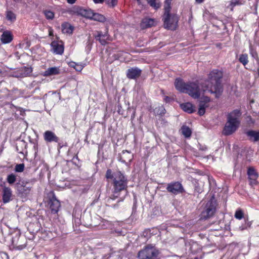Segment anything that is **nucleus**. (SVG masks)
<instances>
[{"mask_svg": "<svg viewBox=\"0 0 259 259\" xmlns=\"http://www.w3.org/2000/svg\"><path fill=\"white\" fill-rule=\"evenodd\" d=\"M240 228V229L241 230H243L245 229L244 228L242 227H240V228Z\"/></svg>", "mask_w": 259, "mask_h": 259, "instance_id": "nucleus-44", "label": "nucleus"}, {"mask_svg": "<svg viewBox=\"0 0 259 259\" xmlns=\"http://www.w3.org/2000/svg\"><path fill=\"white\" fill-rule=\"evenodd\" d=\"M133 158L132 154L128 151H123L120 156V160L123 163L130 162Z\"/></svg>", "mask_w": 259, "mask_h": 259, "instance_id": "nucleus-18", "label": "nucleus"}, {"mask_svg": "<svg viewBox=\"0 0 259 259\" xmlns=\"http://www.w3.org/2000/svg\"><path fill=\"white\" fill-rule=\"evenodd\" d=\"M1 39L4 44L9 43L12 40V35L9 31H4L1 35Z\"/></svg>", "mask_w": 259, "mask_h": 259, "instance_id": "nucleus-19", "label": "nucleus"}, {"mask_svg": "<svg viewBox=\"0 0 259 259\" xmlns=\"http://www.w3.org/2000/svg\"><path fill=\"white\" fill-rule=\"evenodd\" d=\"M95 4H102L105 0H93Z\"/></svg>", "mask_w": 259, "mask_h": 259, "instance_id": "nucleus-40", "label": "nucleus"}, {"mask_svg": "<svg viewBox=\"0 0 259 259\" xmlns=\"http://www.w3.org/2000/svg\"><path fill=\"white\" fill-rule=\"evenodd\" d=\"M210 99L207 97H204L201 98L199 104L198 114L199 115L202 116L204 114L205 112V109L209 106V102Z\"/></svg>", "mask_w": 259, "mask_h": 259, "instance_id": "nucleus-9", "label": "nucleus"}, {"mask_svg": "<svg viewBox=\"0 0 259 259\" xmlns=\"http://www.w3.org/2000/svg\"><path fill=\"white\" fill-rule=\"evenodd\" d=\"M122 201V199H120V200H118V202H119V201Z\"/></svg>", "mask_w": 259, "mask_h": 259, "instance_id": "nucleus-47", "label": "nucleus"}, {"mask_svg": "<svg viewBox=\"0 0 259 259\" xmlns=\"http://www.w3.org/2000/svg\"><path fill=\"white\" fill-rule=\"evenodd\" d=\"M93 17H92V18L91 19L92 20H94L95 21H97L101 22H103L105 21V17L101 14L93 12Z\"/></svg>", "mask_w": 259, "mask_h": 259, "instance_id": "nucleus-26", "label": "nucleus"}, {"mask_svg": "<svg viewBox=\"0 0 259 259\" xmlns=\"http://www.w3.org/2000/svg\"><path fill=\"white\" fill-rule=\"evenodd\" d=\"M148 3L154 8L155 9H157L160 7V5L159 3L156 2V0H147Z\"/></svg>", "mask_w": 259, "mask_h": 259, "instance_id": "nucleus-32", "label": "nucleus"}, {"mask_svg": "<svg viewBox=\"0 0 259 259\" xmlns=\"http://www.w3.org/2000/svg\"><path fill=\"white\" fill-rule=\"evenodd\" d=\"M113 181V193L107 200V202L109 203L110 201L117 198L119 196L120 192L126 190L127 187V178L119 171L114 174Z\"/></svg>", "mask_w": 259, "mask_h": 259, "instance_id": "nucleus-4", "label": "nucleus"}, {"mask_svg": "<svg viewBox=\"0 0 259 259\" xmlns=\"http://www.w3.org/2000/svg\"><path fill=\"white\" fill-rule=\"evenodd\" d=\"M234 217L238 220L242 219L244 217V212L243 210L240 208L237 209L235 213Z\"/></svg>", "mask_w": 259, "mask_h": 259, "instance_id": "nucleus-31", "label": "nucleus"}, {"mask_svg": "<svg viewBox=\"0 0 259 259\" xmlns=\"http://www.w3.org/2000/svg\"><path fill=\"white\" fill-rule=\"evenodd\" d=\"M6 18L11 22H14L16 19V15L11 11L6 12Z\"/></svg>", "mask_w": 259, "mask_h": 259, "instance_id": "nucleus-28", "label": "nucleus"}, {"mask_svg": "<svg viewBox=\"0 0 259 259\" xmlns=\"http://www.w3.org/2000/svg\"><path fill=\"white\" fill-rule=\"evenodd\" d=\"M44 137L45 140L48 142H58L59 140L58 137L56 136L55 133L50 131L45 132Z\"/></svg>", "mask_w": 259, "mask_h": 259, "instance_id": "nucleus-16", "label": "nucleus"}, {"mask_svg": "<svg viewBox=\"0 0 259 259\" xmlns=\"http://www.w3.org/2000/svg\"><path fill=\"white\" fill-rule=\"evenodd\" d=\"M247 175L250 181V184L252 186L256 184L258 174L253 167H251L248 168Z\"/></svg>", "mask_w": 259, "mask_h": 259, "instance_id": "nucleus-14", "label": "nucleus"}, {"mask_svg": "<svg viewBox=\"0 0 259 259\" xmlns=\"http://www.w3.org/2000/svg\"><path fill=\"white\" fill-rule=\"evenodd\" d=\"M24 169V164H18L15 166V170L16 172H22Z\"/></svg>", "mask_w": 259, "mask_h": 259, "instance_id": "nucleus-34", "label": "nucleus"}, {"mask_svg": "<svg viewBox=\"0 0 259 259\" xmlns=\"http://www.w3.org/2000/svg\"><path fill=\"white\" fill-rule=\"evenodd\" d=\"M239 61L244 66H245L248 63V55L246 54H241L239 57Z\"/></svg>", "mask_w": 259, "mask_h": 259, "instance_id": "nucleus-29", "label": "nucleus"}, {"mask_svg": "<svg viewBox=\"0 0 259 259\" xmlns=\"http://www.w3.org/2000/svg\"><path fill=\"white\" fill-rule=\"evenodd\" d=\"M241 115V112L238 109L234 110L228 113L227 122L223 132L224 135H231L237 130L240 124V117Z\"/></svg>", "mask_w": 259, "mask_h": 259, "instance_id": "nucleus-3", "label": "nucleus"}, {"mask_svg": "<svg viewBox=\"0 0 259 259\" xmlns=\"http://www.w3.org/2000/svg\"><path fill=\"white\" fill-rule=\"evenodd\" d=\"M155 21L153 19L145 18L142 20L141 27H150L154 25Z\"/></svg>", "mask_w": 259, "mask_h": 259, "instance_id": "nucleus-23", "label": "nucleus"}, {"mask_svg": "<svg viewBox=\"0 0 259 259\" xmlns=\"http://www.w3.org/2000/svg\"><path fill=\"white\" fill-rule=\"evenodd\" d=\"M60 73V69L58 67H53L49 68L44 72L45 76H51L58 74Z\"/></svg>", "mask_w": 259, "mask_h": 259, "instance_id": "nucleus-22", "label": "nucleus"}, {"mask_svg": "<svg viewBox=\"0 0 259 259\" xmlns=\"http://www.w3.org/2000/svg\"><path fill=\"white\" fill-rule=\"evenodd\" d=\"M142 70L137 68H131L127 70L126 76L129 79H136L141 74Z\"/></svg>", "mask_w": 259, "mask_h": 259, "instance_id": "nucleus-12", "label": "nucleus"}, {"mask_svg": "<svg viewBox=\"0 0 259 259\" xmlns=\"http://www.w3.org/2000/svg\"><path fill=\"white\" fill-rule=\"evenodd\" d=\"M93 11L90 9H85L82 7H79L76 9V13L78 15L90 19L93 17Z\"/></svg>", "mask_w": 259, "mask_h": 259, "instance_id": "nucleus-13", "label": "nucleus"}, {"mask_svg": "<svg viewBox=\"0 0 259 259\" xmlns=\"http://www.w3.org/2000/svg\"><path fill=\"white\" fill-rule=\"evenodd\" d=\"M31 190V188L26 186H20L18 188V191L22 196H26L29 194Z\"/></svg>", "mask_w": 259, "mask_h": 259, "instance_id": "nucleus-24", "label": "nucleus"}, {"mask_svg": "<svg viewBox=\"0 0 259 259\" xmlns=\"http://www.w3.org/2000/svg\"><path fill=\"white\" fill-rule=\"evenodd\" d=\"M14 1L16 2H19L21 1V0H14Z\"/></svg>", "mask_w": 259, "mask_h": 259, "instance_id": "nucleus-46", "label": "nucleus"}, {"mask_svg": "<svg viewBox=\"0 0 259 259\" xmlns=\"http://www.w3.org/2000/svg\"><path fill=\"white\" fill-rule=\"evenodd\" d=\"M72 160V162H73L74 164H75L76 165H77V164L76 163V161H76V160H78V157H77V156H76H76H74Z\"/></svg>", "mask_w": 259, "mask_h": 259, "instance_id": "nucleus-41", "label": "nucleus"}, {"mask_svg": "<svg viewBox=\"0 0 259 259\" xmlns=\"http://www.w3.org/2000/svg\"><path fill=\"white\" fill-rule=\"evenodd\" d=\"M118 0H105L106 4L110 7H114L117 4Z\"/></svg>", "mask_w": 259, "mask_h": 259, "instance_id": "nucleus-35", "label": "nucleus"}, {"mask_svg": "<svg viewBox=\"0 0 259 259\" xmlns=\"http://www.w3.org/2000/svg\"><path fill=\"white\" fill-rule=\"evenodd\" d=\"M53 48V51L56 54L61 55L64 52V47L61 44H59L55 41H53L51 44Z\"/></svg>", "mask_w": 259, "mask_h": 259, "instance_id": "nucleus-17", "label": "nucleus"}, {"mask_svg": "<svg viewBox=\"0 0 259 259\" xmlns=\"http://www.w3.org/2000/svg\"><path fill=\"white\" fill-rule=\"evenodd\" d=\"M182 134L186 137L189 138L191 136L192 132L191 129L187 126L184 125L181 128Z\"/></svg>", "mask_w": 259, "mask_h": 259, "instance_id": "nucleus-27", "label": "nucleus"}, {"mask_svg": "<svg viewBox=\"0 0 259 259\" xmlns=\"http://www.w3.org/2000/svg\"><path fill=\"white\" fill-rule=\"evenodd\" d=\"M175 86L176 89L180 92L188 94L194 99L200 97L201 89H200L198 81L184 82L180 78H177L175 82Z\"/></svg>", "mask_w": 259, "mask_h": 259, "instance_id": "nucleus-2", "label": "nucleus"}, {"mask_svg": "<svg viewBox=\"0 0 259 259\" xmlns=\"http://www.w3.org/2000/svg\"><path fill=\"white\" fill-rule=\"evenodd\" d=\"M72 64H74L73 68L77 71H80L83 69V66L81 64H78L75 62H72Z\"/></svg>", "mask_w": 259, "mask_h": 259, "instance_id": "nucleus-37", "label": "nucleus"}, {"mask_svg": "<svg viewBox=\"0 0 259 259\" xmlns=\"http://www.w3.org/2000/svg\"><path fill=\"white\" fill-rule=\"evenodd\" d=\"M62 31L64 33L71 34L73 30V27L69 23H64L62 24Z\"/></svg>", "mask_w": 259, "mask_h": 259, "instance_id": "nucleus-21", "label": "nucleus"}, {"mask_svg": "<svg viewBox=\"0 0 259 259\" xmlns=\"http://www.w3.org/2000/svg\"><path fill=\"white\" fill-rule=\"evenodd\" d=\"M138 2H139L140 0H137Z\"/></svg>", "mask_w": 259, "mask_h": 259, "instance_id": "nucleus-48", "label": "nucleus"}, {"mask_svg": "<svg viewBox=\"0 0 259 259\" xmlns=\"http://www.w3.org/2000/svg\"><path fill=\"white\" fill-rule=\"evenodd\" d=\"M159 250L155 247L150 245L146 246L138 253L140 259H158Z\"/></svg>", "mask_w": 259, "mask_h": 259, "instance_id": "nucleus-5", "label": "nucleus"}, {"mask_svg": "<svg viewBox=\"0 0 259 259\" xmlns=\"http://www.w3.org/2000/svg\"><path fill=\"white\" fill-rule=\"evenodd\" d=\"M44 14L48 19H53L54 17V13L49 10H46L44 12Z\"/></svg>", "mask_w": 259, "mask_h": 259, "instance_id": "nucleus-33", "label": "nucleus"}, {"mask_svg": "<svg viewBox=\"0 0 259 259\" xmlns=\"http://www.w3.org/2000/svg\"><path fill=\"white\" fill-rule=\"evenodd\" d=\"M180 107L184 111L189 113H192L195 111L192 104L189 102L181 104Z\"/></svg>", "mask_w": 259, "mask_h": 259, "instance_id": "nucleus-20", "label": "nucleus"}, {"mask_svg": "<svg viewBox=\"0 0 259 259\" xmlns=\"http://www.w3.org/2000/svg\"><path fill=\"white\" fill-rule=\"evenodd\" d=\"M172 0H165L164 2V10L170 11L171 9V2Z\"/></svg>", "mask_w": 259, "mask_h": 259, "instance_id": "nucleus-36", "label": "nucleus"}, {"mask_svg": "<svg viewBox=\"0 0 259 259\" xmlns=\"http://www.w3.org/2000/svg\"><path fill=\"white\" fill-rule=\"evenodd\" d=\"M72 62L70 63V66L73 67V66H74V64H72Z\"/></svg>", "mask_w": 259, "mask_h": 259, "instance_id": "nucleus-45", "label": "nucleus"}, {"mask_svg": "<svg viewBox=\"0 0 259 259\" xmlns=\"http://www.w3.org/2000/svg\"><path fill=\"white\" fill-rule=\"evenodd\" d=\"M247 135L250 138H253V140L254 142H256L259 140V131L258 132L249 131L247 132Z\"/></svg>", "mask_w": 259, "mask_h": 259, "instance_id": "nucleus-25", "label": "nucleus"}, {"mask_svg": "<svg viewBox=\"0 0 259 259\" xmlns=\"http://www.w3.org/2000/svg\"><path fill=\"white\" fill-rule=\"evenodd\" d=\"M67 2L69 4H73L75 3L76 0H66Z\"/></svg>", "mask_w": 259, "mask_h": 259, "instance_id": "nucleus-42", "label": "nucleus"}, {"mask_svg": "<svg viewBox=\"0 0 259 259\" xmlns=\"http://www.w3.org/2000/svg\"><path fill=\"white\" fill-rule=\"evenodd\" d=\"M204 0H195L196 2L198 4H201L204 2Z\"/></svg>", "mask_w": 259, "mask_h": 259, "instance_id": "nucleus-43", "label": "nucleus"}, {"mask_svg": "<svg viewBox=\"0 0 259 259\" xmlns=\"http://www.w3.org/2000/svg\"><path fill=\"white\" fill-rule=\"evenodd\" d=\"M223 76V72L218 69L212 70L208 74V79L201 84L203 93L209 92L215 94L218 98L222 93L223 89L221 83V79Z\"/></svg>", "mask_w": 259, "mask_h": 259, "instance_id": "nucleus-1", "label": "nucleus"}, {"mask_svg": "<svg viewBox=\"0 0 259 259\" xmlns=\"http://www.w3.org/2000/svg\"><path fill=\"white\" fill-rule=\"evenodd\" d=\"M16 181V176L14 174H11L7 176V181L10 185L13 184Z\"/></svg>", "mask_w": 259, "mask_h": 259, "instance_id": "nucleus-30", "label": "nucleus"}, {"mask_svg": "<svg viewBox=\"0 0 259 259\" xmlns=\"http://www.w3.org/2000/svg\"><path fill=\"white\" fill-rule=\"evenodd\" d=\"M216 210V201L212 197L205 204L201 213V219H207L212 217Z\"/></svg>", "mask_w": 259, "mask_h": 259, "instance_id": "nucleus-7", "label": "nucleus"}, {"mask_svg": "<svg viewBox=\"0 0 259 259\" xmlns=\"http://www.w3.org/2000/svg\"><path fill=\"white\" fill-rule=\"evenodd\" d=\"M170 11L164 10V13L163 16V20L164 21V28L170 29L175 30L178 25L179 19L176 14L170 13Z\"/></svg>", "mask_w": 259, "mask_h": 259, "instance_id": "nucleus-6", "label": "nucleus"}, {"mask_svg": "<svg viewBox=\"0 0 259 259\" xmlns=\"http://www.w3.org/2000/svg\"><path fill=\"white\" fill-rule=\"evenodd\" d=\"M106 177L107 179H114V175L112 174L111 169H108L106 173Z\"/></svg>", "mask_w": 259, "mask_h": 259, "instance_id": "nucleus-38", "label": "nucleus"}, {"mask_svg": "<svg viewBox=\"0 0 259 259\" xmlns=\"http://www.w3.org/2000/svg\"><path fill=\"white\" fill-rule=\"evenodd\" d=\"M95 37L96 40H99L102 45H106L107 40H111L107 29L104 34H103L101 31H97V34L95 35Z\"/></svg>", "mask_w": 259, "mask_h": 259, "instance_id": "nucleus-10", "label": "nucleus"}, {"mask_svg": "<svg viewBox=\"0 0 259 259\" xmlns=\"http://www.w3.org/2000/svg\"><path fill=\"white\" fill-rule=\"evenodd\" d=\"M49 204L52 213H55L58 211L60 207V203L55 196L53 195L50 199Z\"/></svg>", "mask_w": 259, "mask_h": 259, "instance_id": "nucleus-15", "label": "nucleus"}, {"mask_svg": "<svg viewBox=\"0 0 259 259\" xmlns=\"http://www.w3.org/2000/svg\"><path fill=\"white\" fill-rule=\"evenodd\" d=\"M12 191L9 187L5 186L2 191V199L4 203H7L12 200Z\"/></svg>", "mask_w": 259, "mask_h": 259, "instance_id": "nucleus-11", "label": "nucleus"}, {"mask_svg": "<svg viewBox=\"0 0 259 259\" xmlns=\"http://www.w3.org/2000/svg\"><path fill=\"white\" fill-rule=\"evenodd\" d=\"M240 4H241V3L238 0H232L231 1V5L232 7H235L236 5H240Z\"/></svg>", "mask_w": 259, "mask_h": 259, "instance_id": "nucleus-39", "label": "nucleus"}, {"mask_svg": "<svg viewBox=\"0 0 259 259\" xmlns=\"http://www.w3.org/2000/svg\"><path fill=\"white\" fill-rule=\"evenodd\" d=\"M166 190L169 193L177 195L184 192L182 185L179 182H175L167 184Z\"/></svg>", "mask_w": 259, "mask_h": 259, "instance_id": "nucleus-8", "label": "nucleus"}]
</instances>
